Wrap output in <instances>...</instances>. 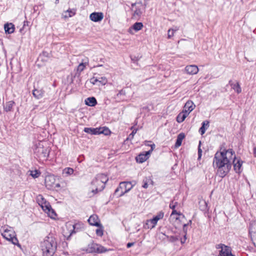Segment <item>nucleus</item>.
<instances>
[{"label":"nucleus","instance_id":"47","mask_svg":"<svg viewBox=\"0 0 256 256\" xmlns=\"http://www.w3.org/2000/svg\"><path fill=\"white\" fill-rule=\"evenodd\" d=\"M142 187H143L144 188H148V182H144V184H143Z\"/></svg>","mask_w":256,"mask_h":256},{"label":"nucleus","instance_id":"10","mask_svg":"<svg viewBox=\"0 0 256 256\" xmlns=\"http://www.w3.org/2000/svg\"><path fill=\"white\" fill-rule=\"evenodd\" d=\"M151 149L146 152L145 154H140L136 157V160L139 163H142L145 162L148 158L150 154L152 153L154 148H155V144H152L150 145Z\"/></svg>","mask_w":256,"mask_h":256},{"label":"nucleus","instance_id":"23","mask_svg":"<svg viewBox=\"0 0 256 256\" xmlns=\"http://www.w3.org/2000/svg\"><path fill=\"white\" fill-rule=\"evenodd\" d=\"M85 103L90 106H94L96 104V100L94 97H90L85 100Z\"/></svg>","mask_w":256,"mask_h":256},{"label":"nucleus","instance_id":"35","mask_svg":"<svg viewBox=\"0 0 256 256\" xmlns=\"http://www.w3.org/2000/svg\"><path fill=\"white\" fill-rule=\"evenodd\" d=\"M178 30V28L176 27L174 28H170L168 32V38H171L174 36V32Z\"/></svg>","mask_w":256,"mask_h":256},{"label":"nucleus","instance_id":"28","mask_svg":"<svg viewBox=\"0 0 256 256\" xmlns=\"http://www.w3.org/2000/svg\"><path fill=\"white\" fill-rule=\"evenodd\" d=\"M4 28L6 32L8 34H12L14 30V25L12 23L6 24Z\"/></svg>","mask_w":256,"mask_h":256},{"label":"nucleus","instance_id":"46","mask_svg":"<svg viewBox=\"0 0 256 256\" xmlns=\"http://www.w3.org/2000/svg\"><path fill=\"white\" fill-rule=\"evenodd\" d=\"M134 244V243H133V242H129L127 244L126 246L128 248H130Z\"/></svg>","mask_w":256,"mask_h":256},{"label":"nucleus","instance_id":"29","mask_svg":"<svg viewBox=\"0 0 256 256\" xmlns=\"http://www.w3.org/2000/svg\"><path fill=\"white\" fill-rule=\"evenodd\" d=\"M209 126V122L207 120L204 121L202 123V126L199 130V132L202 135L204 134L206 129Z\"/></svg>","mask_w":256,"mask_h":256},{"label":"nucleus","instance_id":"51","mask_svg":"<svg viewBox=\"0 0 256 256\" xmlns=\"http://www.w3.org/2000/svg\"><path fill=\"white\" fill-rule=\"evenodd\" d=\"M254 154H256V146L255 148H254Z\"/></svg>","mask_w":256,"mask_h":256},{"label":"nucleus","instance_id":"50","mask_svg":"<svg viewBox=\"0 0 256 256\" xmlns=\"http://www.w3.org/2000/svg\"><path fill=\"white\" fill-rule=\"evenodd\" d=\"M136 4L140 5V6H142V4H140V3L133 4H132V7L134 8V6H136Z\"/></svg>","mask_w":256,"mask_h":256},{"label":"nucleus","instance_id":"7","mask_svg":"<svg viewBox=\"0 0 256 256\" xmlns=\"http://www.w3.org/2000/svg\"><path fill=\"white\" fill-rule=\"evenodd\" d=\"M86 250L88 253H102L106 252V250L105 248L95 243L89 244Z\"/></svg>","mask_w":256,"mask_h":256},{"label":"nucleus","instance_id":"19","mask_svg":"<svg viewBox=\"0 0 256 256\" xmlns=\"http://www.w3.org/2000/svg\"><path fill=\"white\" fill-rule=\"evenodd\" d=\"M249 233L252 240H256V221H254L250 224Z\"/></svg>","mask_w":256,"mask_h":256},{"label":"nucleus","instance_id":"17","mask_svg":"<svg viewBox=\"0 0 256 256\" xmlns=\"http://www.w3.org/2000/svg\"><path fill=\"white\" fill-rule=\"evenodd\" d=\"M104 18V14L102 12H94L90 16V18L91 20L94 22L101 21Z\"/></svg>","mask_w":256,"mask_h":256},{"label":"nucleus","instance_id":"3","mask_svg":"<svg viewBox=\"0 0 256 256\" xmlns=\"http://www.w3.org/2000/svg\"><path fill=\"white\" fill-rule=\"evenodd\" d=\"M56 248V242L52 237H46L40 244L43 256H52L55 252Z\"/></svg>","mask_w":256,"mask_h":256},{"label":"nucleus","instance_id":"41","mask_svg":"<svg viewBox=\"0 0 256 256\" xmlns=\"http://www.w3.org/2000/svg\"><path fill=\"white\" fill-rule=\"evenodd\" d=\"M142 12L140 8H136V10H134V15L137 16H140L142 14Z\"/></svg>","mask_w":256,"mask_h":256},{"label":"nucleus","instance_id":"18","mask_svg":"<svg viewBox=\"0 0 256 256\" xmlns=\"http://www.w3.org/2000/svg\"><path fill=\"white\" fill-rule=\"evenodd\" d=\"M232 164L234 165V168L236 172L240 173L242 166V162L236 158L232 160Z\"/></svg>","mask_w":256,"mask_h":256},{"label":"nucleus","instance_id":"33","mask_svg":"<svg viewBox=\"0 0 256 256\" xmlns=\"http://www.w3.org/2000/svg\"><path fill=\"white\" fill-rule=\"evenodd\" d=\"M232 88L238 93L240 94L242 92V89L238 82H236L235 84H231Z\"/></svg>","mask_w":256,"mask_h":256},{"label":"nucleus","instance_id":"30","mask_svg":"<svg viewBox=\"0 0 256 256\" xmlns=\"http://www.w3.org/2000/svg\"><path fill=\"white\" fill-rule=\"evenodd\" d=\"M188 114L184 112L183 111L182 112L180 113L176 118V120L178 122H182L185 118L188 116Z\"/></svg>","mask_w":256,"mask_h":256},{"label":"nucleus","instance_id":"48","mask_svg":"<svg viewBox=\"0 0 256 256\" xmlns=\"http://www.w3.org/2000/svg\"><path fill=\"white\" fill-rule=\"evenodd\" d=\"M122 94H124V92L122 90H121L118 92V93L117 94V96H119L120 95Z\"/></svg>","mask_w":256,"mask_h":256},{"label":"nucleus","instance_id":"26","mask_svg":"<svg viewBox=\"0 0 256 256\" xmlns=\"http://www.w3.org/2000/svg\"><path fill=\"white\" fill-rule=\"evenodd\" d=\"M99 129L98 128H84V132L90 134H100Z\"/></svg>","mask_w":256,"mask_h":256},{"label":"nucleus","instance_id":"34","mask_svg":"<svg viewBox=\"0 0 256 256\" xmlns=\"http://www.w3.org/2000/svg\"><path fill=\"white\" fill-rule=\"evenodd\" d=\"M33 96L37 99H40L42 96V92L38 90H34L32 92Z\"/></svg>","mask_w":256,"mask_h":256},{"label":"nucleus","instance_id":"27","mask_svg":"<svg viewBox=\"0 0 256 256\" xmlns=\"http://www.w3.org/2000/svg\"><path fill=\"white\" fill-rule=\"evenodd\" d=\"M88 64V60L86 58V60H83L82 62H81L78 66L77 71L81 72L84 70L86 66Z\"/></svg>","mask_w":256,"mask_h":256},{"label":"nucleus","instance_id":"2","mask_svg":"<svg viewBox=\"0 0 256 256\" xmlns=\"http://www.w3.org/2000/svg\"><path fill=\"white\" fill-rule=\"evenodd\" d=\"M108 178L106 175L100 174H98L91 182V187L90 188V192H88L89 196L91 197L96 194L98 191H102L105 187V184Z\"/></svg>","mask_w":256,"mask_h":256},{"label":"nucleus","instance_id":"14","mask_svg":"<svg viewBox=\"0 0 256 256\" xmlns=\"http://www.w3.org/2000/svg\"><path fill=\"white\" fill-rule=\"evenodd\" d=\"M56 182V178L54 175H48L45 178V184L46 186L49 188H52L54 186Z\"/></svg>","mask_w":256,"mask_h":256},{"label":"nucleus","instance_id":"20","mask_svg":"<svg viewBox=\"0 0 256 256\" xmlns=\"http://www.w3.org/2000/svg\"><path fill=\"white\" fill-rule=\"evenodd\" d=\"M143 27V24L142 22H138L134 24L132 27L128 30V32L131 34H134L133 30L138 32Z\"/></svg>","mask_w":256,"mask_h":256},{"label":"nucleus","instance_id":"39","mask_svg":"<svg viewBox=\"0 0 256 256\" xmlns=\"http://www.w3.org/2000/svg\"><path fill=\"white\" fill-rule=\"evenodd\" d=\"M99 228L96 230V234L100 236H102L104 234V228L101 224V226H98Z\"/></svg>","mask_w":256,"mask_h":256},{"label":"nucleus","instance_id":"4","mask_svg":"<svg viewBox=\"0 0 256 256\" xmlns=\"http://www.w3.org/2000/svg\"><path fill=\"white\" fill-rule=\"evenodd\" d=\"M34 152L40 159L46 160L48 156L50 149L45 142H40L35 145Z\"/></svg>","mask_w":256,"mask_h":256},{"label":"nucleus","instance_id":"12","mask_svg":"<svg viewBox=\"0 0 256 256\" xmlns=\"http://www.w3.org/2000/svg\"><path fill=\"white\" fill-rule=\"evenodd\" d=\"M90 82L93 84H97L98 86L105 85L107 82L106 77H93L90 79Z\"/></svg>","mask_w":256,"mask_h":256},{"label":"nucleus","instance_id":"38","mask_svg":"<svg viewBox=\"0 0 256 256\" xmlns=\"http://www.w3.org/2000/svg\"><path fill=\"white\" fill-rule=\"evenodd\" d=\"M30 175L34 178H37L40 174V172L38 170H30Z\"/></svg>","mask_w":256,"mask_h":256},{"label":"nucleus","instance_id":"5","mask_svg":"<svg viewBox=\"0 0 256 256\" xmlns=\"http://www.w3.org/2000/svg\"><path fill=\"white\" fill-rule=\"evenodd\" d=\"M2 230V234L4 238L11 242L14 244H18V240L16 236L15 232L11 228L4 226Z\"/></svg>","mask_w":256,"mask_h":256},{"label":"nucleus","instance_id":"43","mask_svg":"<svg viewBox=\"0 0 256 256\" xmlns=\"http://www.w3.org/2000/svg\"><path fill=\"white\" fill-rule=\"evenodd\" d=\"M176 202L175 204H174L173 202H172V203L170 204V208H172V210H175L174 208H176Z\"/></svg>","mask_w":256,"mask_h":256},{"label":"nucleus","instance_id":"16","mask_svg":"<svg viewBox=\"0 0 256 256\" xmlns=\"http://www.w3.org/2000/svg\"><path fill=\"white\" fill-rule=\"evenodd\" d=\"M196 106L192 100H188L184 106L183 112L188 114L192 111L195 108Z\"/></svg>","mask_w":256,"mask_h":256},{"label":"nucleus","instance_id":"9","mask_svg":"<svg viewBox=\"0 0 256 256\" xmlns=\"http://www.w3.org/2000/svg\"><path fill=\"white\" fill-rule=\"evenodd\" d=\"M216 248L220 250L218 256H234L232 254L230 248L224 244H217Z\"/></svg>","mask_w":256,"mask_h":256},{"label":"nucleus","instance_id":"25","mask_svg":"<svg viewBox=\"0 0 256 256\" xmlns=\"http://www.w3.org/2000/svg\"><path fill=\"white\" fill-rule=\"evenodd\" d=\"M182 215L180 212H178L176 210H172L170 216V220L171 222H174L179 219V216Z\"/></svg>","mask_w":256,"mask_h":256},{"label":"nucleus","instance_id":"1","mask_svg":"<svg viewBox=\"0 0 256 256\" xmlns=\"http://www.w3.org/2000/svg\"><path fill=\"white\" fill-rule=\"evenodd\" d=\"M236 158L234 152L231 148H220L214 158L213 164L217 168L219 176L223 178L230 172L232 164V160Z\"/></svg>","mask_w":256,"mask_h":256},{"label":"nucleus","instance_id":"37","mask_svg":"<svg viewBox=\"0 0 256 256\" xmlns=\"http://www.w3.org/2000/svg\"><path fill=\"white\" fill-rule=\"evenodd\" d=\"M99 129L100 134H103L104 135H108L110 134V132L108 128H98Z\"/></svg>","mask_w":256,"mask_h":256},{"label":"nucleus","instance_id":"6","mask_svg":"<svg viewBox=\"0 0 256 256\" xmlns=\"http://www.w3.org/2000/svg\"><path fill=\"white\" fill-rule=\"evenodd\" d=\"M132 188V186L130 182H122L116 190L115 193L117 194L120 192L118 196H122L124 194L130 191Z\"/></svg>","mask_w":256,"mask_h":256},{"label":"nucleus","instance_id":"11","mask_svg":"<svg viewBox=\"0 0 256 256\" xmlns=\"http://www.w3.org/2000/svg\"><path fill=\"white\" fill-rule=\"evenodd\" d=\"M74 224L70 222H67L63 229L64 234L65 236H70L74 232Z\"/></svg>","mask_w":256,"mask_h":256},{"label":"nucleus","instance_id":"15","mask_svg":"<svg viewBox=\"0 0 256 256\" xmlns=\"http://www.w3.org/2000/svg\"><path fill=\"white\" fill-rule=\"evenodd\" d=\"M88 222L90 225L96 226H101L100 220L96 214L92 215L88 219Z\"/></svg>","mask_w":256,"mask_h":256},{"label":"nucleus","instance_id":"44","mask_svg":"<svg viewBox=\"0 0 256 256\" xmlns=\"http://www.w3.org/2000/svg\"><path fill=\"white\" fill-rule=\"evenodd\" d=\"M60 187V184H54V186L52 188H54L56 190H58V188Z\"/></svg>","mask_w":256,"mask_h":256},{"label":"nucleus","instance_id":"31","mask_svg":"<svg viewBox=\"0 0 256 256\" xmlns=\"http://www.w3.org/2000/svg\"><path fill=\"white\" fill-rule=\"evenodd\" d=\"M74 170L71 168H66L62 170V174L64 176H68L72 175L74 173Z\"/></svg>","mask_w":256,"mask_h":256},{"label":"nucleus","instance_id":"21","mask_svg":"<svg viewBox=\"0 0 256 256\" xmlns=\"http://www.w3.org/2000/svg\"><path fill=\"white\" fill-rule=\"evenodd\" d=\"M156 224L157 223L152 218L146 221L144 226L146 228L152 229L156 226Z\"/></svg>","mask_w":256,"mask_h":256},{"label":"nucleus","instance_id":"24","mask_svg":"<svg viewBox=\"0 0 256 256\" xmlns=\"http://www.w3.org/2000/svg\"><path fill=\"white\" fill-rule=\"evenodd\" d=\"M185 135L184 133H180L177 136L176 141L175 144V146L178 148L182 144V140L184 138Z\"/></svg>","mask_w":256,"mask_h":256},{"label":"nucleus","instance_id":"13","mask_svg":"<svg viewBox=\"0 0 256 256\" xmlns=\"http://www.w3.org/2000/svg\"><path fill=\"white\" fill-rule=\"evenodd\" d=\"M199 68L198 66L194 64L186 66L184 68V72L190 75H194L198 73Z\"/></svg>","mask_w":256,"mask_h":256},{"label":"nucleus","instance_id":"40","mask_svg":"<svg viewBox=\"0 0 256 256\" xmlns=\"http://www.w3.org/2000/svg\"><path fill=\"white\" fill-rule=\"evenodd\" d=\"M36 200L39 205L42 204V202L46 200L44 198L42 195H38L37 196Z\"/></svg>","mask_w":256,"mask_h":256},{"label":"nucleus","instance_id":"32","mask_svg":"<svg viewBox=\"0 0 256 256\" xmlns=\"http://www.w3.org/2000/svg\"><path fill=\"white\" fill-rule=\"evenodd\" d=\"M66 14H64L63 16L64 18H70L74 16L76 14V10H68L64 12Z\"/></svg>","mask_w":256,"mask_h":256},{"label":"nucleus","instance_id":"22","mask_svg":"<svg viewBox=\"0 0 256 256\" xmlns=\"http://www.w3.org/2000/svg\"><path fill=\"white\" fill-rule=\"evenodd\" d=\"M14 104V102L12 100L6 102V105L4 106V110L6 112L12 111Z\"/></svg>","mask_w":256,"mask_h":256},{"label":"nucleus","instance_id":"42","mask_svg":"<svg viewBox=\"0 0 256 256\" xmlns=\"http://www.w3.org/2000/svg\"><path fill=\"white\" fill-rule=\"evenodd\" d=\"M202 150L200 148V146H199L198 148V158H200L202 156Z\"/></svg>","mask_w":256,"mask_h":256},{"label":"nucleus","instance_id":"45","mask_svg":"<svg viewBox=\"0 0 256 256\" xmlns=\"http://www.w3.org/2000/svg\"><path fill=\"white\" fill-rule=\"evenodd\" d=\"M192 220H190L188 221V224H184V231L186 230V226H187L189 225V224H192Z\"/></svg>","mask_w":256,"mask_h":256},{"label":"nucleus","instance_id":"49","mask_svg":"<svg viewBox=\"0 0 256 256\" xmlns=\"http://www.w3.org/2000/svg\"><path fill=\"white\" fill-rule=\"evenodd\" d=\"M136 133V131L134 132V130L130 134V136H132V137L134 136V134Z\"/></svg>","mask_w":256,"mask_h":256},{"label":"nucleus","instance_id":"36","mask_svg":"<svg viewBox=\"0 0 256 256\" xmlns=\"http://www.w3.org/2000/svg\"><path fill=\"white\" fill-rule=\"evenodd\" d=\"M164 216V213L162 212H160L153 218V219L157 223L158 220L162 219Z\"/></svg>","mask_w":256,"mask_h":256},{"label":"nucleus","instance_id":"8","mask_svg":"<svg viewBox=\"0 0 256 256\" xmlns=\"http://www.w3.org/2000/svg\"><path fill=\"white\" fill-rule=\"evenodd\" d=\"M40 206L42 208L43 210L48 214V216L53 219L56 218V213L54 212V210L52 209L49 202L46 201V200L42 202V204Z\"/></svg>","mask_w":256,"mask_h":256}]
</instances>
